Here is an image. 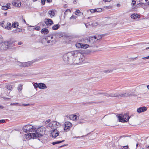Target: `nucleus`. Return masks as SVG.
Listing matches in <instances>:
<instances>
[{"instance_id":"nucleus-1","label":"nucleus","mask_w":149,"mask_h":149,"mask_svg":"<svg viewBox=\"0 0 149 149\" xmlns=\"http://www.w3.org/2000/svg\"><path fill=\"white\" fill-rule=\"evenodd\" d=\"M45 127L42 126L38 127H37L36 133L26 134H25V137L28 140L31 139H35L40 138L45 134Z\"/></svg>"},{"instance_id":"nucleus-2","label":"nucleus","mask_w":149,"mask_h":149,"mask_svg":"<svg viewBox=\"0 0 149 149\" xmlns=\"http://www.w3.org/2000/svg\"><path fill=\"white\" fill-rule=\"evenodd\" d=\"M37 126L36 125L32 126L31 125H26L23 127V131L25 132H36Z\"/></svg>"},{"instance_id":"nucleus-3","label":"nucleus","mask_w":149,"mask_h":149,"mask_svg":"<svg viewBox=\"0 0 149 149\" xmlns=\"http://www.w3.org/2000/svg\"><path fill=\"white\" fill-rule=\"evenodd\" d=\"M117 116L118 118L119 121L123 123L128 121L130 118V116L127 113H125L124 114L117 115Z\"/></svg>"},{"instance_id":"nucleus-4","label":"nucleus","mask_w":149,"mask_h":149,"mask_svg":"<svg viewBox=\"0 0 149 149\" xmlns=\"http://www.w3.org/2000/svg\"><path fill=\"white\" fill-rule=\"evenodd\" d=\"M59 125V123L57 122V124L55 125V127L53 128L54 130H52L51 134L52 135L53 137L56 138L57 136L59 135V132L57 131L56 129Z\"/></svg>"},{"instance_id":"nucleus-5","label":"nucleus","mask_w":149,"mask_h":149,"mask_svg":"<svg viewBox=\"0 0 149 149\" xmlns=\"http://www.w3.org/2000/svg\"><path fill=\"white\" fill-rule=\"evenodd\" d=\"M9 42H5L3 43L1 41H0V50H3L7 49L8 47Z\"/></svg>"},{"instance_id":"nucleus-6","label":"nucleus","mask_w":149,"mask_h":149,"mask_svg":"<svg viewBox=\"0 0 149 149\" xmlns=\"http://www.w3.org/2000/svg\"><path fill=\"white\" fill-rule=\"evenodd\" d=\"M72 58L68 52L65 54L63 57V60L65 63H70V60Z\"/></svg>"},{"instance_id":"nucleus-7","label":"nucleus","mask_w":149,"mask_h":149,"mask_svg":"<svg viewBox=\"0 0 149 149\" xmlns=\"http://www.w3.org/2000/svg\"><path fill=\"white\" fill-rule=\"evenodd\" d=\"M86 40H88V42L89 45L91 47H92L94 43L95 42V40L94 37H88V38H86Z\"/></svg>"},{"instance_id":"nucleus-8","label":"nucleus","mask_w":149,"mask_h":149,"mask_svg":"<svg viewBox=\"0 0 149 149\" xmlns=\"http://www.w3.org/2000/svg\"><path fill=\"white\" fill-rule=\"evenodd\" d=\"M64 125V130L66 132H67L70 130L71 127L72 126V125L69 122H65Z\"/></svg>"},{"instance_id":"nucleus-9","label":"nucleus","mask_w":149,"mask_h":149,"mask_svg":"<svg viewBox=\"0 0 149 149\" xmlns=\"http://www.w3.org/2000/svg\"><path fill=\"white\" fill-rule=\"evenodd\" d=\"M71 58L72 56L77 57L79 55H80L81 53L79 50H76L68 52Z\"/></svg>"},{"instance_id":"nucleus-10","label":"nucleus","mask_w":149,"mask_h":149,"mask_svg":"<svg viewBox=\"0 0 149 149\" xmlns=\"http://www.w3.org/2000/svg\"><path fill=\"white\" fill-rule=\"evenodd\" d=\"M147 110L146 107H140L137 109L136 111L137 112L140 113L146 111Z\"/></svg>"},{"instance_id":"nucleus-11","label":"nucleus","mask_w":149,"mask_h":149,"mask_svg":"<svg viewBox=\"0 0 149 149\" xmlns=\"http://www.w3.org/2000/svg\"><path fill=\"white\" fill-rule=\"evenodd\" d=\"M121 93L119 92L111 93V97L121 98Z\"/></svg>"},{"instance_id":"nucleus-12","label":"nucleus","mask_w":149,"mask_h":149,"mask_svg":"<svg viewBox=\"0 0 149 149\" xmlns=\"http://www.w3.org/2000/svg\"><path fill=\"white\" fill-rule=\"evenodd\" d=\"M45 24L48 25H51L53 24V22L52 19H45Z\"/></svg>"},{"instance_id":"nucleus-13","label":"nucleus","mask_w":149,"mask_h":149,"mask_svg":"<svg viewBox=\"0 0 149 149\" xmlns=\"http://www.w3.org/2000/svg\"><path fill=\"white\" fill-rule=\"evenodd\" d=\"M84 59L83 58H78V61H78L77 60H75L74 61V63L75 64H78L83 62Z\"/></svg>"},{"instance_id":"nucleus-14","label":"nucleus","mask_w":149,"mask_h":149,"mask_svg":"<svg viewBox=\"0 0 149 149\" xmlns=\"http://www.w3.org/2000/svg\"><path fill=\"white\" fill-rule=\"evenodd\" d=\"M38 88L40 89H45L47 88L45 84L43 83H39Z\"/></svg>"},{"instance_id":"nucleus-15","label":"nucleus","mask_w":149,"mask_h":149,"mask_svg":"<svg viewBox=\"0 0 149 149\" xmlns=\"http://www.w3.org/2000/svg\"><path fill=\"white\" fill-rule=\"evenodd\" d=\"M10 3H8L7 4L6 6H2L1 7L2 9L4 10H7L8 9H10Z\"/></svg>"},{"instance_id":"nucleus-16","label":"nucleus","mask_w":149,"mask_h":149,"mask_svg":"<svg viewBox=\"0 0 149 149\" xmlns=\"http://www.w3.org/2000/svg\"><path fill=\"white\" fill-rule=\"evenodd\" d=\"M33 63V62L31 61H29L27 62L24 63L22 65V66L23 67H28Z\"/></svg>"},{"instance_id":"nucleus-17","label":"nucleus","mask_w":149,"mask_h":149,"mask_svg":"<svg viewBox=\"0 0 149 149\" xmlns=\"http://www.w3.org/2000/svg\"><path fill=\"white\" fill-rule=\"evenodd\" d=\"M57 122L56 121H53L52 122V123H50L49 124V126L51 127L52 129V130H54L53 128H54V126L55 125L57 124Z\"/></svg>"},{"instance_id":"nucleus-18","label":"nucleus","mask_w":149,"mask_h":149,"mask_svg":"<svg viewBox=\"0 0 149 149\" xmlns=\"http://www.w3.org/2000/svg\"><path fill=\"white\" fill-rule=\"evenodd\" d=\"M41 32L42 34L45 35L48 33L49 31L48 29L46 28H43L41 30Z\"/></svg>"},{"instance_id":"nucleus-19","label":"nucleus","mask_w":149,"mask_h":149,"mask_svg":"<svg viewBox=\"0 0 149 149\" xmlns=\"http://www.w3.org/2000/svg\"><path fill=\"white\" fill-rule=\"evenodd\" d=\"M121 98L124 97H130V93H121Z\"/></svg>"},{"instance_id":"nucleus-20","label":"nucleus","mask_w":149,"mask_h":149,"mask_svg":"<svg viewBox=\"0 0 149 149\" xmlns=\"http://www.w3.org/2000/svg\"><path fill=\"white\" fill-rule=\"evenodd\" d=\"M48 13L50 15L51 18H52L55 14V13L53 10H49L48 12Z\"/></svg>"},{"instance_id":"nucleus-21","label":"nucleus","mask_w":149,"mask_h":149,"mask_svg":"<svg viewBox=\"0 0 149 149\" xmlns=\"http://www.w3.org/2000/svg\"><path fill=\"white\" fill-rule=\"evenodd\" d=\"M60 27V25L58 24L54 25L52 29L54 30H56L58 29Z\"/></svg>"},{"instance_id":"nucleus-22","label":"nucleus","mask_w":149,"mask_h":149,"mask_svg":"<svg viewBox=\"0 0 149 149\" xmlns=\"http://www.w3.org/2000/svg\"><path fill=\"white\" fill-rule=\"evenodd\" d=\"M12 28L11 24L10 23L8 22L6 25V26H5V28L8 30L11 29V28Z\"/></svg>"},{"instance_id":"nucleus-23","label":"nucleus","mask_w":149,"mask_h":149,"mask_svg":"<svg viewBox=\"0 0 149 149\" xmlns=\"http://www.w3.org/2000/svg\"><path fill=\"white\" fill-rule=\"evenodd\" d=\"M139 15L136 14H133L131 15V17L132 18L135 19L138 17Z\"/></svg>"},{"instance_id":"nucleus-24","label":"nucleus","mask_w":149,"mask_h":149,"mask_svg":"<svg viewBox=\"0 0 149 149\" xmlns=\"http://www.w3.org/2000/svg\"><path fill=\"white\" fill-rule=\"evenodd\" d=\"M12 4L13 6L17 7H20L21 6V3L20 2L17 4L16 2H13L12 3Z\"/></svg>"},{"instance_id":"nucleus-25","label":"nucleus","mask_w":149,"mask_h":149,"mask_svg":"<svg viewBox=\"0 0 149 149\" xmlns=\"http://www.w3.org/2000/svg\"><path fill=\"white\" fill-rule=\"evenodd\" d=\"M89 46H90L89 44H82V47H81V48L83 49H86Z\"/></svg>"},{"instance_id":"nucleus-26","label":"nucleus","mask_w":149,"mask_h":149,"mask_svg":"<svg viewBox=\"0 0 149 149\" xmlns=\"http://www.w3.org/2000/svg\"><path fill=\"white\" fill-rule=\"evenodd\" d=\"M94 37L95 39L97 40L102 38V36L100 35H96V36H95Z\"/></svg>"},{"instance_id":"nucleus-27","label":"nucleus","mask_w":149,"mask_h":149,"mask_svg":"<svg viewBox=\"0 0 149 149\" xmlns=\"http://www.w3.org/2000/svg\"><path fill=\"white\" fill-rule=\"evenodd\" d=\"M82 44L81 43H76L75 45L76 47L78 48H81V47H82Z\"/></svg>"},{"instance_id":"nucleus-28","label":"nucleus","mask_w":149,"mask_h":149,"mask_svg":"<svg viewBox=\"0 0 149 149\" xmlns=\"http://www.w3.org/2000/svg\"><path fill=\"white\" fill-rule=\"evenodd\" d=\"M18 26V23L17 22H14L12 24V26L14 28H16V27Z\"/></svg>"},{"instance_id":"nucleus-29","label":"nucleus","mask_w":149,"mask_h":149,"mask_svg":"<svg viewBox=\"0 0 149 149\" xmlns=\"http://www.w3.org/2000/svg\"><path fill=\"white\" fill-rule=\"evenodd\" d=\"M65 141L64 140H62L61 141H55L54 142H53L52 143V144L53 145H55L57 144H58L59 143H61L62 142H64Z\"/></svg>"},{"instance_id":"nucleus-30","label":"nucleus","mask_w":149,"mask_h":149,"mask_svg":"<svg viewBox=\"0 0 149 149\" xmlns=\"http://www.w3.org/2000/svg\"><path fill=\"white\" fill-rule=\"evenodd\" d=\"M6 87L8 90H11L12 89V86L10 85H7Z\"/></svg>"},{"instance_id":"nucleus-31","label":"nucleus","mask_w":149,"mask_h":149,"mask_svg":"<svg viewBox=\"0 0 149 149\" xmlns=\"http://www.w3.org/2000/svg\"><path fill=\"white\" fill-rule=\"evenodd\" d=\"M103 96H105L107 97H111V93L109 94L107 93H103Z\"/></svg>"},{"instance_id":"nucleus-32","label":"nucleus","mask_w":149,"mask_h":149,"mask_svg":"<svg viewBox=\"0 0 149 149\" xmlns=\"http://www.w3.org/2000/svg\"><path fill=\"white\" fill-rule=\"evenodd\" d=\"M22 31V29H21L18 28L17 30H15L14 32L15 33H18L21 32Z\"/></svg>"},{"instance_id":"nucleus-33","label":"nucleus","mask_w":149,"mask_h":149,"mask_svg":"<svg viewBox=\"0 0 149 149\" xmlns=\"http://www.w3.org/2000/svg\"><path fill=\"white\" fill-rule=\"evenodd\" d=\"M33 84L35 88H37L38 87L39 83L38 84L37 83H33Z\"/></svg>"},{"instance_id":"nucleus-34","label":"nucleus","mask_w":149,"mask_h":149,"mask_svg":"<svg viewBox=\"0 0 149 149\" xmlns=\"http://www.w3.org/2000/svg\"><path fill=\"white\" fill-rule=\"evenodd\" d=\"M81 13L79 10L77 9L76 11L75 12V14L77 15H78L79 14H81Z\"/></svg>"},{"instance_id":"nucleus-35","label":"nucleus","mask_w":149,"mask_h":149,"mask_svg":"<svg viewBox=\"0 0 149 149\" xmlns=\"http://www.w3.org/2000/svg\"><path fill=\"white\" fill-rule=\"evenodd\" d=\"M22 85L21 84H20L19 85L18 87L17 88V89L19 91H20L22 88Z\"/></svg>"},{"instance_id":"nucleus-36","label":"nucleus","mask_w":149,"mask_h":149,"mask_svg":"<svg viewBox=\"0 0 149 149\" xmlns=\"http://www.w3.org/2000/svg\"><path fill=\"white\" fill-rule=\"evenodd\" d=\"M17 105L19 106H21V104H19L18 103H12L10 104L11 105Z\"/></svg>"},{"instance_id":"nucleus-37","label":"nucleus","mask_w":149,"mask_h":149,"mask_svg":"<svg viewBox=\"0 0 149 149\" xmlns=\"http://www.w3.org/2000/svg\"><path fill=\"white\" fill-rule=\"evenodd\" d=\"M50 37L49 36H48L47 38H45L46 40H48L47 41V43H49L50 42H54L53 40L52 41H51L48 38Z\"/></svg>"},{"instance_id":"nucleus-38","label":"nucleus","mask_w":149,"mask_h":149,"mask_svg":"<svg viewBox=\"0 0 149 149\" xmlns=\"http://www.w3.org/2000/svg\"><path fill=\"white\" fill-rule=\"evenodd\" d=\"M137 95V94H135V93L133 92L131 93H130V97L132 96H136Z\"/></svg>"},{"instance_id":"nucleus-39","label":"nucleus","mask_w":149,"mask_h":149,"mask_svg":"<svg viewBox=\"0 0 149 149\" xmlns=\"http://www.w3.org/2000/svg\"><path fill=\"white\" fill-rule=\"evenodd\" d=\"M90 133H88V134H87L86 135H85V136L83 135L82 136H81V137L79 136H75V137H73V139H74V138H80L81 137H84L85 136H86L87 135H88Z\"/></svg>"},{"instance_id":"nucleus-40","label":"nucleus","mask_w":149,"mask_h":149,"mask_svg":"<svg viewBox=\"0 0 149 149\" xmlns=\"http://www.w3.org/2000/svg\"><path fill=\"white\" fill-rule=\"evenodd\" d=\"M96 10H97V12H100L102 11V8H97L96 9Z\"/></svg>"},{"instance_id":"nucleus-41","label":"nucleus","mask_w":149,"mask_h":149,"mask_svg":"<svg viewBox=\"0 0 149 149\" xmlns=\"http://www.w3.org/2000/svg\"><path fill=\"white\" fill-rule=\"evenodd\" d=\"M36 30H39L40 29V27L39 26H37L35 28H34Z\"/></svg>"},{"instance_id":"nucleus-42","label":"nucleus","mask_w":149,"mask_h":149,"mask_svg":"<svg viewBox=\"0 0 149 149\" xmlns=\"http://www.w3.org/2000/svg\"><path fill=\"white\" fill-rule=\"evenodd\" d=\"M76 18L77 17L76 16L72 15L70 18V19H76Z\"/></svg>"},{"instance_id":"nucleus-43","label":"nucleus","mask_w":149,"mask_h":149,"mask_svg":"<svg viewBox=\"0 0 149 149\" xmlns=\"http://www.w3.org/2000/svg\"><path fill=\"white\" fill-rule=\"evenodd\" d=\"M136 2L134 0H132V4L133 5V6H134L136 3Z\"/></svg>"},{"instance_id":"nucleus-44","label":"nucleus","mask_w":149,"mask_h":149,"mask_svg":"<svg viewBox=\"0 0 149 149\" xmlns=\"http://www.w3.org/2000/svg\"><path fill=\"white\" fill-rule=\"evenodd\" d=\"M46 0H41V3L42 5H44L45 3Z\"/></svg>"},{"instance_id":"nucleus-45","label":"nucleus","mask_w":149,"mask_h":149,"mask_svg":"<svg viewBox=\"0 0 149 149\" xmlns=\"http://www.w3.org/2000/svg\"><path fill=\"white\" fill-rule=\"evenodd\" d=\"M30 105V104H22V105H23V106H29Z\"/></svg>"},{"instance_id":"nucleus-46","label":"nucleus","mask_w":149,"mask_h":149,"mask_svg":"<svg viewBox=\"0 0 149 149\" xmlns=\"http://www.w3.org/2000/svg\"><path fill=\"white\" fill-rule=\"evenodd\" d=\"M148 58H149V56L145 57H143L142 58V59H146Z\"/></svg>"},{"instance_id":"nucleus-47","label":"nucleus","mask_w":149,"mask_h":149,"mask_svg":"<svg viewBox=\"0 0 149 149\" xmlns=\"http://www.w3.org/2000/svg\"><path fill=\"white\" fill-rule=\"evenodd\" d=\"M123 148L125 149H127L128 148V146H123Z\"/></svg>"},{"instance_id":"nucleus-48","label":"nucleus","mask_w":149,"mask_h":149,"mask_svg":"<svg viewBox=\"0 0 149 149\" xmlns=\"http://www.w3.org/2000/svg\"><path fill=\"white\" fill-rule=\"evenodd\" d=\"M5 122L4 120H0V123H3Z\"/></svg>"},{"instance_id":"nucleus-49","label":"nucleus","mask_w":149,"mask_h":149,"mask_svg":"<svg viewBox=\"0 0 149 149\" xmlns=\"http://www.w3.org/2000/svg\"><path fill=\"white\" fill-rule=\"evenodd\" d=\"M90 11L91 12V13H95V11L94 10V9H91L90 10Z\"/></svg>"},{"instance_id":"nucleus-50","label":"nucleus","mask_w":149,"mask_h":149,"mask_svg":"<svg viewBox=\"0 0 149 149\" xmlns=\"http://www.w3.org/2000/svg\"><path fill=\"white\" fill-rule=\"evenodd\" d=\"M0 25L1 26L3 27H4L5 26V25L3 22H2L0 24Z\"/></svg>"},{"instance_id":"nucleus-51","label":"nucleus","mask_w":149,"mask_h":149,"mask_svg":"<svg viewBox=\"0 0 149 149\" xmlns=\"http://www.w3.org/2000/svg\"><path fill=\"white\" fill-rule=\"evenodd\" d=\"M50 119H48L46 121L45 123H49V122H50Z\"/></svg>"},{"instance_id":"nucleus-52","label":"nucleus","mask_w":149,"mask_h":149,"mask_svg":"<svg viewBox=\"0 0 149 149\" xmlns=\"http://www.w3.org/2000/svg\"><path fill=\"white\" fill-rule=\"evenodd\" d=\"M103 72L105 73L106 72H110V71L109 70H104L103 71Z\"/></svg>"},{"instance_id":"nucleus-53","label":"nucleus","mask_w":149,"mask_h":149,"mask_svg":"<svg viewBox=\"0 0 149 149\" xmlns=\"http://www.w3.org/2000/svg\"><path fill=\"white\" fill-rule=\"evenodd\" d=\"M77 117L76 115L74 116L73 117V118L74 119H77Z\"/></svg>"},{"instance_id":"nucleus-54","label":"nucleus","mask_w":149,"mask_h":149,"mask_svg":"<svg viewBox=\"0 0 149 149\" xmlns=\"http://www.w3.org/2000/svg\"><path fill=\"white\" fill-rule=\"evenodd\" d=\"M111 0H103V1L105 2H110Z\"/></svg>"},{"instance_id":"nucleus-55","label":"nucleus","mask_w":149,"mask_h":149,"mask_svg":"<svg viewBox=\"0 0 149 149\" xmlns=\"http://www.w3.org/2000/svg\"><path fill=\"white\" fill-rule=\"evenodd\" d=\"M142 149H149V146H147L146 148H143Z\"/></svg>"},{"instance_id":"nucleus-56","label":"nucleus","mask_w":149,"mask_h":149,"mask_svg":"<svg viewBox=\"0 0 149 149\" xmlns=\"http://www.w3.org/2000/svg\"><path fill=\"white\" fill-rule=\"evenodd\" d=\"M84 122H82V121H78L77 123L78 124H82V123H83Z\"/></svg>"},{"instance_id":"nucleus-57","label":"nucleus","mask_w":149,"mask_h":149,"mask_svg":"<svg viewBox=\"0 0 149 149\" xmlns=\"http://www.w3.org/2000/svg\"><path fill=\"white\" fill-rule=\"evenodd\" d=\"M65 146H66V145H65V144H64V145H62V146H60L59 147H58V148H60L62 147H63Z\"/></svg>"},{"instance_id":"nucleus-58","label":"nucleus","mask_w":149,"mask_h":149,"mask_svg":"<svg viewBox=\"0 0 149 149\" xmlns=\"http://www.w3.org/2000/svg\"><path fill=\"white\" fill-rule=\"evenodd\" d=\"M52 0H47V1L48 2H51L52 1Z\"/></svg>"},{"instance_id":"nucleus-59","label":"nucleus","mask_w":149,"mask_h":149,"mask_svg":"<svg viewBox=\"0 0 149 149\" xmlns=\"http://www.w3.org/2000/svg\"><path fill=\"white\" fill-rule=\"evenodd\" d=\"M103 93H97V94H98V95H103Z\"/></svg>"},{"instance_id":"nucleus-60","label":"nucleus","mask_w":149,"mask_h":149,"mask_svg":"<svg viewBox=\"0 0 149 149\" xmlns=\"http://www.w3.org/2000/svg\"><path fill=\"white\" fill-rule=\"evenodd\" d=\"M93 103L92 102H88V103H84V104H91V103Z\"/></svg>"},{"instance_id":"nucleus-61","label":"nucleus","mask_w":149,"mask_h":149,"mask_svg":"<svg viewBox=\"0 0 149 149\" xmlns=\"http://www.w3.org/2000/svg\"><path fill=\"white\" fill-rule=\"evenodd\" d=\"M22 42H18V45H20L22 44Z\"/></svg>"},{"instance_id":"nucleus-62","label":"nucleus","mask_w":149,"mask_h":149,"mask_svg":"<svg viewBox=\"0 0 149 149\" xmlns=\"http://www.w3.org/2000/svg\"><path fill=\"white\" fill-rule=\"evenodd\" d=\"M3 108V107L2 105H0V108L2 109Z\"/></svg>"},{"instance_id":"nucleus-63","label":"nucleus","mask_w":149,"mask_h":149,"mask_svg":"<svg viewBox=\"0 0 149 149\" xmlns=\"http://www.w3.org/2000/svg\"><path fill=\"white\" fill-rule=\"evenodd\" d=\"M75 21H76V23L77 24V23H78L79 21L78 20H75Z\"/></svg>"},{"instance_id":"nucleus-64","label":"nucleus","mask_w":149,"mask_h":149,"mask_svg":"<svg viewBox=\"0 0 149 149\" xmlns=\"http://www.w3.org/2000/svg\"><path fill=\"white\" fill-rule=\"evenodd\" d=\"M147 87L148 89H149V85L147 86Z\"/></svg>"}]
</instances>
